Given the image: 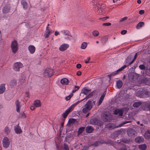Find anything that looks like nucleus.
<instances>
[{
  "instance_id": "nucleus-1",
  "label": "nucleus",
  "mask_w": 150,
  "mask_h": 150,
  "mask_svg": "<svg viewBox=\"0 0 150 150\" xmlns=\"http://www.w3.org/2000/svg\"><path fill=\"white\" fill-rule=\"evenodd\" d=\"M127 67V66L126 65H124L121 68L117 70L115 72H113L112 73L106 76L105 77H104V79L105 80H106V83H109L110 80V77L111 76H114L117 74L118 73H119V72L122 71L124 69L126 68Z\"/></svg>"
},
{
  "instance_id": "nucleus-2",
  "label": "nucleus",
  "mask_w": 150,
  "mask_h": 150,
  "mask_svg": "<svg viewBox=\"0 0 150 150\" xmlns=\"http://www.w3.org/2000/svg\"><path fill=\"white\" fill-rule=\"evenodd\" d=\"M137 94L142 98L148 97L150 96V92L147 90H144L141 91H139Z\"/></svg>"
},
{
  "instance_id": "nucleus-3",
  "label": "nucleus",
  "mask_w": 150,
  "mask_h": 150,
  "mask_svg": "<svg viewBox=\"0 0 150 150\" xmlns=\"http://www.w3.org/2000/svg\"><path fill=\"white\" fill-rule=\"evenodd\" d=\"M131 122L130 121H127L125 122H124L120 124L119 125H118L117 126H116L114 124L109 123L107 125L106 127H107L109 128L110 129H112L115 128L121 127L123 125L127 123H130Z\"/></svg>"
},
{
  "instance_id": "nucleus-4",
  "label": "nucleus",
  "mask_w": 150,
  "mask_h": 150,
  "mask_svg": "<svg viewBox=\"0 0 150 150\" xmlns=\"http://www.w3.org/2000/svg\"><path fill=\"white\" fill-rule=\"evenodd\" d=\"M90 123L91 124L97 125L101 126L103 125V122L101 120L95 118L91 119L90 121Z\"/></svg>"
},
{
  "instance_id": "nucleus-5",
  "label": "nucleus",
  "mask_w": 150,
  "mask_h": 150,
  "mask_svg": "<svg viewBox=\"0 0 150 150\" xmlns=\"http://www.w3.org/2000/svg\"><path fill=\"white\" fill-rule=\"evenodd\" d=\"M82 93L88 96L84 98L86 99V100L89 98L90 97L92 96L93 92H91V89H87L86 88H83L82 91Z\"/></svg>"
},
{
  "instance_id": "nucleus-6",
  "label": "nucleus",
  "mask_w": 150,
  "mask_h": 150,
  "mask_svg": "<svg viewBox=\"0 0 150 150\" xmlns=\"http://www.w3.org/2000/svg\"><path fill=\"white\" fill-rule=\"evenodd\" d=\"M11 48L13 52L14 53H16L18 49V44L16 41L14 40L12 42L11 44Z\"/></svg>"
},
{
  "instance_id": "nucleus-7",
  "label": "nucleus",
  "mask_w": 150,
  "mask_h": 150,
  "mask_svg": "<svg viewBox=\"0 0 150 150\" xmlns=\"http://www.w3.org/2000/svg\"><path fill=\"white\" fill-rule=\"evenodd\" d=\"M23 64L20 62H15L14 64L13 69L15 71H19L20 69L22 67Z\"/></svg>"
},
{
  "instance_id": "nucleus-8",
  "label": "nucleus",
  "mask_w": 150,
  "mask_h": 150,
  "mask_svg": "<svg viewBox=\"0 0 150 150\" xmlns=\"http://www.w3.org/2000/svg\"><path fill=\"white\" fill-rule=\"evenodd\" d=\"M53 70L51 69L48 68L45 70L44 72V76L46 77H50L53 74Z\"/></svg>"
},
{
  "instance_id": "nucleus-9",
  "label": "nucleus",
  "mask_w": 150,
  "mask_h": 150,
  "mask_svg": "<svg viewBox=\"0 0 150 150\" xmlns=\"http://www.w3.org/2000/svg\"><path fill=\"white\" fill-rule=\"evenodd\" d=\"M128 136L130 137H134L136 134V131L134 129L129 128L127 131Z\"/></svg>"
},
{
  "instance_id": "nucleus-10",
  "label": "nucleus",
  "mask_w": 150,
  "mask_h": 150,
  "mask_svg": "<svg viewBox=\"0 0 150 150\" xmlns=\"http://www.w3.org/2000/svg\"><path fill=\"white\" fill-rule=\"evenodd\" d=\"M10 142L9 139L7 137H4L3 140V145L5 148H7L9 145Z\"/></svg>"
},
{
  "instance_id": "nucleus-11",
  "label": "nucleus",
  "mask_w": 150,
  "mask_h": 150,
  "mask_svg": "<svg viewBox=\"0 0 150 150\" xmlns=\"http://www.w3.org/2000/svg\"><path fill=\"white\" fill-rule=\"evenodd\" d=\"M124 112V110L122 109H117L114 111V114L116 115H118V116L119 117L121 118L123 115Z\"/></svg>"
},
{
  "instance_id": "nucleus-12",
  "label": "nucleus",
  "mask_w": 150,
  "mask_h": 150,
  "mask_svg": "<svg viewBox=\"0 0 150 150\" xmlns=\"http://www.w3.org/2000/svg\"><path fill=\"white\" fill-rule=\"evenodd\" d=\"M95 104V101L93 102L91 100L88 101L86 103L85 105V106L87 108L91 110L93 107V106Z\"/></svg>"
},
{
  "instance_id": "nucleus-13",
  "label": "nucleus",
  "mask_w": 150,
  "mask_h": 150,
  "mask_svg": "<svg viewBox=\"0 0 150 150\" xmlns=\"http://www.w3.org/2000/svg\"><path fill=\"white\" fill-rule=\"evenodd\" d=\"M62 33L64 35V38L66 39H69L71 37L70 35L69 32L67 30H64L61 31Z\"/></svg>"
},
{
  "instance_id": "nucleus-14",
  "label": "nucleus",
  "mask_w": 150,
  "mask_h": 150,
  "mask_svg": "<svg viewBox=\"0 0 150 150\" xmlns=\"http://www.w3.org/2000/svg\"><path fill=\"white\" fill-rule=\"evenodd\" d=\"M69 47V45L67 44H64L60 46L59 49L61 51H64L66 50Z\"/></svg>"
},
{
  "instance_id": "nucleus-15",
  "label": "nucleus",
  "mask_w": 150,
  "mask_h": 150,
  "mask_svg": "<svg viewBox=\"0 0 150 150\" xmlns=\"http://www.w3.org/2000/svg\"><path fill=\"white\" fill-rule=\"evenodd\" d=\"M102 119L105 122H109V117L108 114L103 113L102 115Z\"/></svg>"
},
{
  "instance_id": "nucleus-16",
  "label": "nucleus",
  "mask_w": 150,
  "mask_h": 150,
  "mask_svg": "<svg viewBox=\"0 0 150 150\" xmlns=\"http://www.w3.org/2000/svg\"><path fill=\"white\" fill-rule=\"evenodd\" d=\"M52 33V32L50 31V30L49 29L48 27H47L46 28V29L45 31V34L44 35L45 37V38H48Z\"/></svg>"
},
{
  "instance_id": "nucleus-17",
  "label": "nucleus",
  "mask_w": 150,
  "mask_h": 150,
  "mask_svg": "<svg viewBox=\"0 0 150 150\" xmlns=\"http://www.w3.org/2000/svg\"><path fill=\"white\" fill-rule=\"evenodd\" d=\"M10 6L9 5L4 6L3 9V12L4 13H8L10 11Z\"/></svg>"
},
{
  "instance_id": "nucleus-18",
  "label": "nucleus",
  "mask_w": 150,
  "mask_h": 150,
  "mask_svg": "<svg viewBox=\"0 0 150 150\" xmlns=\"http://www.w3.org/2000/svg\"><path fill=\"white\" fill-rule=\"evenodd\" d=\"M71 107H70L62 115L64 118H65L68 115L69 113L71 110Z\"/></svg>"
},
{
  "instance_id": "nucleus-19",
  "label": "nucleus",
  "mask_w": 150,
  "mask_h": 150,
  "mask_svg": "<svg viewBox=\"0 0 150 150\" xmlns=\"http://www.w3.org/2000/svg\"><path fill=\"white\" fill-rule=\"evenodd\" d=\"M61 83L63 85H67L69 84V80L66 78H64L61 79L60 81Z\"/></svg>"
},
{
  "instance_id": "nucleus-20",
  "label": "nucleus",
  "mask_w": 150,
  "mask_h": 150,
  "mask_svg": "<svg viewBox=\"0 0 150 150\" xmlns=\"http://www.w3.org/2000/svg\"><path fill=\"white\" fill-rule=\"evenodd\" d=\"M28 49L30 53L33 54L35 52V48L33 45H30L28 47Z\"/></svg>"
},
{
  "instance_id": "nucleus-21",
  "label": "nucleus",
  "mask_w": 150,
  "mask_h": 150,
  "mask_svg": "<svg viewBox=\"0 0 150 150\" xmlns=\"http://www.w3.org/2000/svg\"><path fill=\"white\" fill-rule=\"evenodd\" d=\"M15 104L16 108V111L18 112H20V109L21 107L20 102H19V100H16Z\"/></svg>"
},
{
  "instance_id": "nucleus-22",
  "label": "nucleus",
  "mask_w": 150,
  "mask_h": 150,
  "mask_svg": "<svg viewBox=\"0 0 150 150\" xmlns=\"http://www.w3.org/2000/svg\"><path fill=\"white\" fill-rule=\"evenodd\" d=\"M106 92L105 91L103 94L102 95L101 97H100L99 100V102L98 103V105H100L101 103H102L103 101V100L104 98L105 97V95L106 94Z\"/></svg>"
},
{
  "instance_id": "nucleus-23",
  "label": "nucleus",
  "mask_w": 150,
  "mask_h": 150,
  "mask_svg": "<svg viewBox=\"0 0 150 150\" xmlns=\"http://www.w3.org/2000/svg\"><path fill=\"white\" fill-rule=\"evenodd\" d=\"M93 130L94 129L92 127L88 126L86 128V131L87 133H90L92 132Z\"/></svg>"
},
{
  "instance_id": "nucleus-24",
  "label": "nucleus",
  "mask_w": 150,
  "mask_h": 150,
  "mask_svg": "<svg viewBox=\"0 0 150 150\" xmlns=\"http://www.w3.org/2000/svg\"><path fill=\"white\" fill-rule=\"evenodd\" d=\"M5 89L4 84H1L0 86V94L4 93L5 91Z\"/></svg>"
},
{
  "instance_id": "nucleus-25",
  "label": "nucleus",
  "mask_w": 150,
  "mask_h": 150,
  "mask_svg": "<svg viewBox=\"0 0 150 150\" xmlns=\"http://www.w3.org/2000/svg\"><path fill=\"white\" fill-rule=\"evenodd\" d=\"M21 3L23 8L26 9L28 8V4L26 1L25 0H22Z\"/></svg>"
},
{
  "instance_id": "nucleus-26",
  "label": "nucleus",
  "mask_w": 150,
  "mask_h": 150,
  "mask_svg": "<svg viewBox=\"0 0 150 150\" xmlns=\"http://www.w3.org/2000/svg\"><path fill=\"white\" fill-rule=\"evenodd\" d=\"M144 137L146 139H150V131H146L144 134Z\"/></svg>"
},
{
  "instance_id": "nucleus-27",
  "label": "nucleus",
  "mask_w": 150,
  "mask_h": 150,
  "mask_svg": "<svg viewBox=\"0 0 150 150\" xmlns=\"http://www.w3.org/2000/svg\"><path fill=\"white\" fill-rule=\"evenodd\" d=\"M135 141L136 142L140 143L144 141V139L142 137H139L135 139Z\"/></svg>"
},
{
  "instance_id": "nucleus-28",
  "label": "nucleus",
  "mask_w": 150,
  "mask_h": 150,
  "mask_svg": "<svg viewBox=\"0 0 150 150\" xmlns=\"http://www.w3.org/2000/svg\"><path fill=\"white\" fill-rule=\"evenodd\" d=\"M123 85L122 81L121 80H119L117 82L116 86L118 88H120Z\"/></svg>"
},
{
  "instance_id": "nucleus-29",
  "label": "nucleus",
  "mask_w": 150,
  "mask_h": 150,
  "mask_svg": "<svg viewBox=\"0 0 150 150\" xmlns=\"http://www.w3.org/2000/svg\"><path fill=\"white\" fill-rule=\"evenodd\" d=\"M33 104L36 107H39L41 106L40 101L38 100L35 101Z\"/></svg>"
},
{
  "instance_id": "nucleus-30",
  "label": "nucleus",
  "mask_w": 150,
  "mask_h": 150,
  "mask_svg": "<svg viewBox=\"0 0 150 150\" xmlns=\"http://www.w3.org/2000/svg\"><path fill=\"white\" fill-rule=\"evenodd\" d=\"M139 148L141 150H145L147 148V146L146 144L141 145L139 146Z\"/></svg>"
},
{
  "instance_id": "nucleus-31",
  "label": "nucleus",
  "mask_w": 150,
  "mask_h": 150,
  "mask_svg": "<svg viewBox=\"0 0 150 150\" xmlns=\"http://www.w3.org/2000/svg\"><path fill=\"white\" fill-rule=\"evenodd\" d=\"M16 85V81L15 79H13L11 81L10 83V85L11 86L13 87L15 86Z\"/></svg>"
},
{
  "instance_id": "nucleus-32",
  "label": "nucleus",
  "mask_w": 150,
  "mask_h": 150,
  "mask_svg": "<svg viewBox=\"0 0 150 150\" xmlns=\"http://www.w3.org/2000/svg\"><path fill=\"white\" fill-rule=\"evenodd\" d=\"M14 129L16 132L17 134H20L22 132L21 128L18 127H15Z\"/></svg>"
},
{
  "instance_id": "nucleus-33",
  "label": "nucleus",
  "mask_w": 150,
  "mask_h": 150,
  "mask_svg": "<svg viewBox=\"0 0 150 150\" xmlns=\"http://www.w3.org/2000/svg\"><path fill=\"white\" fill-rule=\"evenodd\" d=\"M144 25V23L143 22H139L137 25L136 28L137 29L140 28Z\"/></svg>"
},
{
  "instance_id": "nucleus-34",
  "label": "nucleus",
  "mask_w": 150,
  "mask_h": 150,
  "mask_svg": "<svg viewBox=\"0 0 150 150\" xmlns=\"http://www.w3.org/2000/svg\"><path fill=\"white\" fill-rule=\"evenodd\" d=\"M10 132V130L8 127H6L4 129L5 134L7 135Z\"/></svg>"
},
{
  "instance_id": "nucleus-35",
  "label": "nucleus",
  "mask_w": 150,
  "mask_h": 150,
  "mask_svg": "<svg viewBox=\"0 0 150 150\" xmlns=\"http://www.w3.org/2000/svg\"><path fill=\"white\" fill-rule=\"evenodd\" d=\"M141 102H135L134 103L133 106L134 107L137 108L139 107L141 104Z\"/></svg>"
},
{
  "instance_id": "nucleus-36",
  "label": "nucleus",
  "mask_w": 150,
  "mask_h": 150,
  "mask_svg": "<svg viewBox=\"0 0 150 150\" xmlns=\"http://www.w3.org/2000/svg\"><path fill=\"white\" fill-rule=\"evenodd\" d=\"M85 129V127H81L79 128L78 130V134H81L82 132L84 131Z\"/></svg>"
},
{
  "instance_id": "nucleus-37",
  "label": "nucleus",
  "mask_w": 150,
  "mask_h": 150,
  "mask_svg": "<svg viewBox=\"0 0 150 150\" xmlns=\"http://www.w3.org/2000/svg\"><path fill=\"white\" fill-rule=\"evenodd\" d=\"M87 46V43L86 42H83L81 44V49H84Z\"/></svg>"
},
{
  "instance_id": "nucleus-38",
  "label": "nucleus",
  "mask_w": 150,
  "mask_h": 150,
  "mask_svg": "<svg viewBox=\"0 0 150 150\" xmlns=\"http://www.w3.org/2000/svg\"><path fill=\"white\" fill-rule=\"evenodd\" d=\"M99 34V32L97 30H94L92 32L93 35L95 37L98 36Z\"/></svg>"
},
{
  "instance_id": "nucleus-39",
  "label": "nucleus",
  "mask_w": 150,
  "mask_h": 150,
  "mask_svg": "<svg viewBox=\"0 0 150 150\" xmlns=\"http://www.w3.org/2000/svg\"><path fill=\"white\" fill-rule=\"evenodd\" d=\"M121 131L120 130L116 131L114 132V134L116 137H117L121 133Z\"/></svg>"
},
{
  "instance_id": "nucleus-40",
  "label": "nucleus",
  "mask_w": 150,
  "mask_h": 150,
  "mask_svg": "<svg viewBox=\"0 0 150 150\" xmlns=\"http://www.w3.org/2000/svg\"><path fill=\"white\" fill-rule=\"evenodd\" d=\"M100 144L101 142L100 141H96L94 143L92 144V145L94 146H97L99 145Z\"/></svg>"
},
{
  "instance_id": "nucleus-41",
  "label": "nucleus",
  "mask_w": 150,
  "mask_h": 150,
  "mask_svg": "<svg viewBox=\"0 0 150 150\" xmlns=\"http://www.w3.org/2000/svg\"><path fill=\"white\" fill-rule=\"evenodd\" d=\"M108 38L107 37L105 36L102 38V42L103 43H105L107 40Z\"/></svg>"
},
{
  "instance_id": "nucleus-42",
  "label": "nucleus",
  "mask_w": 150,
  "mask_h": 150,
  "mask_svg": "<svg viewBox=\"0 0 150 150\" xmlns=\"http://www.w3.org/2000/svg\"><path fill=\"white\" fill-rule=\"evenodd\" d=\"M64 150H69V148L68 146L65 143L64 144Z\"/></svg>"
},
{
  "instance_id": "nucleus-43",
  "label": "nucleus",
  "mask_w": 150,
  "mask_h": 150,
  "mask_svg": "<svg viewBox=\"0 0 150 150\" xmlns=\"http://www.w3.org/2000/svg\"><path fill=\"white\" fill-rule=\"evenodd\" d=\"M90 110L89 109L87 108L86 107L84 108L82 110L83 112L84 113H86L88 111Z\"/></svg>"
},
{
  "instance_id": "nucleus-44",
  "label": "nucleus",
  "mask_w": 150,
  "mask_h": 150,
  "mask_svg": "<svg viewBox=\"0 0 150 150\" xmlns=\"http://www.w3.org/2000/svg\"><path fill=\"white\" fill-rule=\"evenodd\" d=\"M137 54H138V53H135V55H134V59H133V60L129 64V65H130L131 64H132L133 62H134V60L136 59L137 57Z\"/></svg>"
},
{
  "instance_id": "nucleus-45",
  "label": "nucleus",
  "mask_w": 150,
  "mask_h": 150,
  "mask_svg": "<svg viewBox=\"0 0 150 150\" xmlns=\"http://www.w3.org/2000/svg\"><path fill=\"white\" fill-rule=\"evenodd\" d=\"M79 88V87L77 86H75L74 89L73 90L72 92L74 93L76 92Z\"/></svg>"
},
{
  "instance_id": "nucleus-46",
  "label": "nucleus",
  "mask_w": 150,
  "mask_h": 150,
  "mask_svg": "<svg viewBox=\"0 0 150 150\" xmlns=\"http://www.w3.org/2000/svg\"><path fill=\"white\" fill-rule=\"evenodd\" d=\"M139 68L141 70H144L145 69V67L143 64L140 65L139 66Z\"/></svg>"
},
{
  "instance_id": "nucleus-47",
  "label": "nucleus",
  "mask_w": 150,
  "mask_h": 150,
  "mask_svg": "<svg viewBox=\"0 0 150 150\" xmlns=\"http://www.w3.org/2000/svg\"><path fill=\"white\" fill-rule=\"evenodd\" d=\"M75 120L74 119H70L69 120L68 123L69 124L74 123L75 122Z\"/></svg>"
},
{
  "instance_id": "nucleus-48",
  "label": "nucleus",
  "mask_w": 150,
  "mask_h": 150,
  "mask_svg": "<svg viewBox=\"0 0 150 150\" xmlns=\"http://www.w3.org/2000/svg\"><path fill=\"white\" fill-rule=\"evenodd\" d=\"M73 94H71L69 95L68 96H67L65 97V99L67 100H69L72 97V96H73Z\"/></svg>"
},
{
  "instance_id": "nucleus-49",
  "label": "nucleus",
  "mask_w": 150,
  "mask_h": 150,
  "mask_svg": "<svg viewBox=\"0 0 150 150\" xmlns=\"http://www.w3.org/2000/svg\"><path fill=\"white\" fill-rule=\"evenodd\" d=\"M79 101L77 102L74 104H73L70 107H71V110L74 108L79 103Z\"/></svg>"
},
{
  "instance_id": "nucleus-50",
  "label": "nucleus",
  "mask_w": 150,
  "mask_h": 150,
  "mask_svg": "<svg viewBox=\"0 0 150 150\" xmlns=\"http://www.w3.org/2000/svg\"><path fill=\"white\" fill-rule=\"evenodd\" d=\"M111 25V23H104L102 24L103 26H108Z\"/></svg>"
},
{
  "instance_id": "nucleus-51",
  "label": "nucleus",
  "mask_w": 150,
  "mask_h": 150,
  "mask_svg": "<svg viewBox=\"0 0 150 150\" xmlns=\"http://www.w3.org/2000/svg\"><path fill=\"white\" fill-rule=\"evenodd\" d=\"M121 141L125 143H127L129 142V140L126 139H122Z\"/></svg>"
},
{
  "instance_id": "nucleus-52",
  "label": "nucleus",
  "mask_w": 150,
  "mask_h": 150,
  "mask_svg": "<svg viewBox=\"0 0 150 150\" xmlns=\"http://www.w3.org/2000/svg\"><path fill=\"white\" fill-rule=\"evenodd\" d=\"M127 18V17H125L122 18H121L120 21V22H122L126 20Z\"/></svg>"
},
{
  "instance_id": "nucleus-53",
  "label": "nucleus",
  "mask_w": 150,
  "mask_h": 150,
  "mask_svg": "<svg viewBox=\"0 0 150 150\" xmlns=\"http://www.w3.org/2000/svg\"><path fill=\"white\" fill-rule=\"evenodd\" d=\"M25 79L24 78H23L22 79H20V81L21 84H22L25 81Z\"/></svg>"
},
{
  "instance_id": "nucleus-54",
  "label": "nucleus",
  "mask_w": 150,
  "mask_h": 150,
  "mask_svg": "<svg viewBox=\"0 0 150 150\" xmlns=\"http://www.w3.org/2000/svg\"><path fill=\"white\" fill-rule=\"evenodd\" d=\"M108 18H109V17L106 16V17H103V18H100V20H102L103 21H104V20H106L107 19H108Z\"/></svg>"
},
{
  "instance_id": "nucleus-55",
  "label": "nucleus",
  "mask_w": 150,
  "mask_h": 150,
  "mask_svg": "<svg viewBox=\"0 0 150 150\" xmlns=\"http://www.w3.org/2000/svg\"><path fill=\"white\" fill-rule=\"evenodd\" d=\"M146 84L150 86V78L146 81Z\"/></svg>"
},
{
  "instance_id": "nucleus-56",
  "label": "nucleus",
  "mask_w": 150,
  "mask_h": 150,
  "mask_svg": "<svg viewBox=\"0 0 150 150\" xmlns=\"http://www.w3.org/2000/svg\"><path fill=\"white\" fill-rule=\"evenodd\" d=\"M127 31L125 30H123L121 31V34L122 35H124L126 33Z\"/></svg>"
},
{
  "instance_id": "nucleus-57",
  "label": "nucleus",
  "mask_w": 150,
  "mask_h": 150,
  "mask_svg": "<svg viewBox=\"0 0 150 150\" xmlns=\"http://www.w3.org/2000/svg\"><path fill=\"white\" fill-rule=\"evenodd\" d=\"M144 12V10H141L139 11V13L140 14H143Z\"/></svg>"
},
{
  "instance_id": "nucleus-58",
  "label": "nucleus",
  "mask_w": 150,
  "mask_h": 150,
  "mask_svg": "<svg viewBox=\"0 0 150 150\" xmlns=\"http://www.w3.org/2000/svg\"><path fill=\"white\" fill-rule=\"evenodd\" d=\"M81 65L80 64H78L76 65V67L78 69H79L81 67Z\"/></svg>"
},
{
  "instance_id": "nucleus-59",
  "label": "nucleus",
  "mask_w": 150,
  "mask_h": 150,
  "mask_svg": "<svg viewBox=\"0 0 150 150\" xmlns=\"http://www.w3.org/2000/svg\"><path fill=\"white\" fill-rule=\"evenodd\" d=\"M36 107L35 106H32L31 107H30V109L32 110H35V108Z\"/></svg>"
},
{
  "instance_id": "nucleus-60",
  "label": "nucleus",
  "mask_w": 150,
  "mask_h": 150,
  "mask_svg": "<svg viewBox=\"0 0 150 150\" xmlns=\"http://www.w3.org/2000/svg\"><path fill=\"white\" fill-rule=\"evenodd\" d=\"M81 72L80 71H78L77 72L76 74L78 76H79L81 74Z\"/></svg>"
},
{
  "instance_id": "nucleus-61",
  "label": "nucleus",
  "mask_w": 150,
  "mask_h": 150,
  "mask_svg": "<svg viewBox=\"0 0 150 150\" xmlns=\"http://www.w3.org/2000/svg\"><path fill=\"white\" fill-rule=\"evenodd\" d=\"M59 34V32L56 31L55 32L54 35L55 36H57Z\"/></svg>"
},
{
  "instance_id": "nucleus-62",
  "label": "nucleus",
  "mask_w": 150,
  "mask_h": 150,
  "mask_svg": "<svg viewBox=\"0 0 150 150\" xmlns=\"http://www.w3.org/2000/svg\"><path fill=\"white\" fill-rule=\"evenodd\" d=\"M147 107L150 110V103L147 104Z\"/></svg>"
},
{
  "instance_id": "nucleus-63",
  "label": "nucleus",
  "mask_w": 150,
  "mask_h": 150,
  "mask_svg": "<svg viewBox=\"0 0 150 150\" xmlns=\"http://www.w3.org/2000/svg\"><path fill=\"white\" fill-rule=\"evenodd\" d=\"M141 1L140 0H138L137 1V3L138 4H140L141 3Z\"/></svg>"
},
{
  "instance_id": "nucleus-64",
  "label": "nucleus",
  "mask_w": 150,
  "mask_h": 150,
  "mask_svg": "<svg viewBox=\"0 0 150 150\" xmlns=\"http://www.w3.org/2000/svg\"><path fill=\"white\" fill-rule=\"evenodd\" d=\"M22 114V117H25V114L24 113H23Z\"/></svg>"
}]
</instances>
